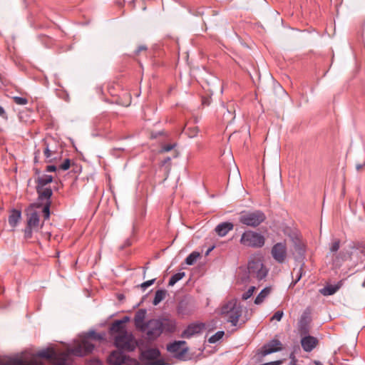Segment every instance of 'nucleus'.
<instances>
[{
	"instance_id": "f257e3e1",
	"label": "nucleus",
	"mask_w": 365,
	"mask_h": 365,
	"mask_svg": "<svg viewBox=\"0 0 365 365\" xmlns=\"http://www.w3.org/2000/svg\"><path fill=\"white\" fill-rule=\"evenodd\" d=\"M70 354L69 351L68 352L57 353L54 349L48 348L38 351L36 356L48 359L53 365H65ZM4 365H44V364L37 360H34L29 363H24L20 359H15L6 362Z\"/></svg>"
},
{
	"instance_id": "f03ea898",
	"label": "nucleus",
	"mask_w": 365,
	"mask_h": 365,
	"mask_svg": "<svg viewBox=\"0 0 365 365\" xmlns=\"http://www.w3.org/2000/svg\"><path fill=\"white\" fill-rule=\"evenodd\" d=\"M90 339L101 340L102 336L95 331H88L81 341L69 349L71 354L77 356H83L91 353L95 346L90 341Z\"/></svg>"
},
{
	"instance_id": "7ed1b4c3",
	"label": "nucleus",
	"mask_w": 365,
	"mask_h": 365,
	"mask_svg": "<svg viewBox=\"0 0 365 365\" xmlns=\"http://www.w3.org/2000/svg\"><path fill=\"white\" fill-rule=\"evenodd\" d=\"M242 312V307L240 304L233 299L222 307L220 313L228 322H230L233 327H235L239 322Z\"/></svg>"
},
{
	"instance_id": "20e7f679",
	"label": "nucleus",
	"mask_w": 365,
	"mask_h": 365,
	"mask_svg": "<svg viewBox=\"0 0 365 365\" xmlns=\"http://www.w3.org/2000/svg\"><path fill=\"white\" fill-rule=\"evenodd\" d=\"M266 220L265 214L261 210L242 211L239 222L245 225L256 227Z\"/></svg>"
},
{
	"instance_id": "39448f33",
	"label": "nucleus",
	"mask_w": 365,
	"mask_h": 365,
	"mask_svg": "<svg viewBox=\"0 0 365 365\" xmlns=\"http://www.w3.org/2000/svg\"><path fill=\"white\" fill-rule=\"evenodd\" d=\"M249 278H256L258 280L264 279L268 272L259 257H252L247 264Z\"/></svg>"
},
{
	"instance_id": "423d86ee",
	"label": "nucleus",
	"mask_w": 365,
	"mask_h": 365,
	"mask_svg": "<svg viewBox=\"0 0 365 365\" xmlns=\"http://www.w3.org/2000/svg\"><path fill=\"white\" fill-rule=\"evenodd\" d=\"M240 242L246 247L260 248L264 246L265 240L261 234L247 230L242 233Z\"/></svg>"
},
{
	"instance_id": "0eeeda50",
	"label": "nucleus",
	"mask_w": 365,
	"mask_h": 365,
	"mask_svg": "<svg viewBox=\"0 0 365 365\" xmlns=\"http://www.w3.org/2000/svg\"><path fill=\"white\" fill-rule=\"evenodd\" d=\"M115 345L120 349L133 351L135 348V341L131 333L124 331L115 337Z\"/></svg>"
},
{
	"instance_id": "6e6552de",
	"label": "nucleus",
	"mask_w": 365,
	"mask_h": 365,
	"mask_svg": "<svg viewBox=\"0 0 365 365\" xmlns=\"http://www.w3.org/2000/svg\"><path fill=\"white\" fill-rule=\"evenodd\" d=\"M108 362L110 365H140L136 359L127 357L120 351H112L108 358Z\"/></svg>"
},
{
	"instance_id": "1a4fd4ad",
	"label": "nucleus",
	"mask_w": 365,
	"mask_h": 365,
	"mask_svg": "<svg viewBox=\"0 0 365 365\" xmlns=\"http://www.w3.org/2000/svg\"><path fill=\"white\" fill-rule=\"evenodd\" d=\"M145 333L148 339L154 340L163 333L160 319H150L145 324Z\"/></svg>"
},
{
	"instance_id": "9d476101",
	"label": "nucleus",
	"mask_w": 365,
	"mask_h": 365,
	"mask_svg": "<svg viewBox=\"0 0 365 365\" xmlns=\"http://www.w3.org/2000/svg\"><path fill=\"white\" fill-rule=\"evenodd\" d=\"M271 255L274 259L282 264L285 262L287 255V249L285 242L276 243L271 250Z\"/></svg>"
},
{
	"instance_id": "9b49d317",
	"label": "nucleus",
	"mask_w": 365,
	"mask_h": 365,
	"mask_svg": "<svg viewBox=\"0 0 365 365\" xmlns=\"http://www.w3.org/2000/svg\"><path fill=\"white\" fill-rule=\"evenodd\" d=\"M354 247V245H350L348 249L343 248L339 252L332 255L333 264L335 267H340L344 262L350 259L351 257V252L350 250Z\"/></svg>"
},
{
	"instance_id": "f8f14e48",
	"label": "nucleus",
	"mask_w": 365,
	"mask_h": 365,
	"mask_svg": "<svg viewBox=\"0 0 365 365\" xmlns=\"http://www.w3.org/2000/svg\"><path fill=\"white\" fill-rule=\"evenodd\" d=\"M41 205L37 203L31 204L27 210V225L34 228L38 227L39 225V216L38 212L34 210L35 207H40Z\"/></svg>"
},
{
	"instance_id": "ddd939ff",
	"label": "nucleus",
	"mask_w": 365,
	"mask_h": 365,
	"mask_svg": "<svg viewBox=\"0 0 365 365\" xmlns=\"http://www.w3.org/2000/svg\"><path fill=\"white\" fill-rule=\"evenodd\" d=\"M185 341H175L168 345L167 349L170 353L178 356H182L187 351V347L185 346Z\"/></svg>"
},
{
	"instance_id": "4468645a",
	"label": "nucleus",
	"mask_w": 365,
	"mask_h": 365,
	"mask_svg": "<svg viewBox=\"0 0 365 365\" xmlns=\"http://www.w3.org/2000/svg\"><path fill=\"white\" fill-rule=\"evenodd\" d=\"M147 311L145 309L138 310L135 314L134 324L135 327L141 331H145V324L144 322L146 317Z\"/></svg>"
},
{
	"instance_id": "2eb2a0df",
	"label": "nucleus",
	"mask_w": 365,
	"mask_h": 365,
	"mask_svg": "<svg viewBox=\"0 0 365 365\" xmlns=\"http://www.w3.org/2000/svg\"><path fill=\"white\" fill-rule=\"evenodd\" d=\"M318 344V339L312 336L308 335L302 338L301 345L304 351H312Z\"/></svg>"
},
{
	"instance_id": "dca6fc26",
	"label": "nucleus",
	"mask_w": 365,
	"mask_h": 365,
	"mask_svg": "<svg viewBox=\"0 0 365 365\" xmlns=\"http://www.w3.org/2000/svg\"><path fill=\"white\" fill-rule=\"evenodd\" d=\"M204 328L203 324H190L182 333V337L190 338L195 334L200 333Z\"/></svg>"
},
{
	"instance_id": "f3484780",
	"label": "nucleus",
	"mask_w": 365,
	"mask_h": 365,
	"mask_svg": "<svg viewBox=\"0 0 365 365\" xmlns=\"http://www.w3.org/2000/svg\"><path fill=\"white\" fill-rule=\"evenodd\" d=\"M234 227V225L230 222H225L217 225L215 229L220 237H225Z\"/></svg>"
},
{
	"instance_id": "a211bd4d",
	"label": "nucleus",
	"mask_w": 365,
	"mask_h": 365,
	"mask_svg": "<svg viewBox=\"0 0 365 365\" xmlns=\"http://www.w3.org/2000/svg\"><path fill=\"white\" fill-rule=\"evenodd\" d=\"M36 189L38 195V200L41 201L46 200V202H51V197L53 195V191L50 187L36 186Z\"/></svg>"
},
{
	"instance_id": "6ab92c4d",
	"label": "nucleus",
	"mask_w": 365,
	"mask_h": 365,
	"mask_svg": "<svg viewBox=\"0 0 365 365\" xmlns=\"http://www.w3.org/2000/svg\"><path fill=\"white\" fill-rule=\"evenodd\" d=\"M281 342L279 340H272L264 346L263 355H267L281 349Z\"/></svg>"
},
{
	"instance_id": "aec40b11",
	"label": "nucleus",
	"mask_w": 365,
	"mask_h": 365,
	"mask_svg": "<svg viewBox=\"0 0 365 365\" xmlns=\"http://www.w3.org/2000/svg\"><path fill=\"white\" fill-rule=\"evenodd\" d=\"M160 355V351L158 349H148L141 353V357L145 360H155L157 359Z\"/></svg>"
},
{
	"instance_id": "412c9836",
	"label": "nucleus",
	"mask_w": 365,
	"mask_h": 365,
	"mask_svg": "<svg viewBox=\"0 0 365 365\" xmlns=\"http://www.w3.org/2000/svg\"><path fill=\"white\" fill-rule=\"evenodd\" d=\"M162 323V331L172 333L174 332L176 328V323L175 320L169 319H160Z\"/></svg>"
},
{
	"instance_id": "4be33fe9",
	"label": "nucleus",
	"mask_w": 365,
	"mask_h": 365,
	"mask_svg": "<svg viewBox=\"0 0 365 365\" xmlns=\"http://www.w3.org/2000/svg\"><path fill=\"white\" fill-rule=\"evenodd\" d=\"M21 218V211L14 209L11 210V212L9 216V218H8L9 224L10 225V226L11 227H15L17 225V224L19 223Z\"/></svg>"
},
{
	"instance_id": "5701e85b",
	"label": "nucleus",
	"mask_w": 365,
	"mask_h": 365,
	"mask_svg": "<svg viewBox=\"0 0 365 365\" xmlns=\"http://www.w3.org/2000/svg\"><path fill=\"white\" fill-rule=\"evenodd\" d=\"M272 289L271 287H267L264 288L255 299V304H261L265 299L270 294Z\"/></svg>"
},
{
	"instance_id": "b1692460",
	"label": "nucleus",
	"mask_w": 365,
	"mask_h": 365,
	"mask_svg": "<svg viewBox=\"0 0 365 365\" xmlns=\"http://www.w3.org/2000/svg\"><path fill=\"white\" fill-rule=\"evenodd\" d=\"M192 312V309L188 306L185 301H181L178 306V313L182 316L189 315Z\"/></svg>"
},
{
	"instance_id": "393cba45",
	"label": "nucleus",
	"mask_w": 365,
	"mask_h": 365,
	"mask_svg": "<svg viewBox=\"0 0 365 365\" xmlns=\"http://www.w3.org/2000/svg\"><path fill=\"white\" fill-rule=\"evenodd\" d=\"M53 181V177L50 175H43L41 177H38L36 180V186L38 187H45L47 184Z\"/></svg>"
},
{
	"instance_id": "a878e982",
	"label": "nucleus",
	"mask_w": 365,
	"mask_h": 365,
	"mask_svg": "<svg viewBox=\"0 0 365 365\" xmlns=\"http://www.w3.org/2000/svg\"><path fill=\"white\" fill-rule=\"evenodd\" d=\"M110 331L112 334L117 333L118 334H121L122 332L127 331L124 327V325L121 324V322L118 320L115 321L110 328Z\"/></svg>"
},
{
	"instance_id": "bb28decb",
	"label": "nucleus",
	"mask_w": 365,
	"mask_h": 365,
	"mask_svg": "<svg viewBox=\"0 0 365 365\" xmlns=\"http://www.w3.org/2000/svg\"><path fill=\"white\" fill-rule=\"evenodd\" d=\"M339 288L337 285H328L320 289V292L324 296H329L336 292Z\"/></svg>"
},
{
	"instance_id": "cd10ccee",
	"label": "nucleus",
	"mask_w": 365,
	"mask_h": 365,
	"mask_svg": "<svg viewBox=\"0 0 365 365\" xmlns=\"http://www.w3.org/2000/svg\"><path fill=\"white\" fill-rule=\"evenodd\" d=\"M166 295V291L163 289L157 290L155 294V297L153 301L154 305H158L162 300L164 299Z\"/></svg>"
},
{
	"instance_id": "c85d7f7f",
	"label": "nucleus",
	"mask_w": 365,
	"mask_h": 365,
	"mask_svg": "<svg viewBox=\"0 0 365 365\" xmlns=\"http://www.w3.org/2000/svg\"><path fill=\"white\" fill-rule=\"evenodd\" d=\"M43 154L47 160V162L51 163L57 159V157L54 156L56 155L55 152L51 150L48 145L43 150Z\"/></svg>"
},
{
	"instance_id": "c756f323",
	"label": "nucleus",
	"mask_w": 365,
	"mask_h": 365,
	"mask_svg": "<svg viewBox=\"0 0 365 365\" xmlns=\"http://www.w3.org/2000/svg\"><path fill=\"white\" fill-rule=\"evenodd\" d=\"M292 274H295L296 278L292 281L290 286H294L302 278L303 274V264H302L299 269L294 268Z\"/></svg>"
},
{
	"instance_id": "7c9ffc66",
	"label": "nucleus",
	"mask_w": 365,
	"mask_h": 365,
	"mask_svg": "<svg viewBox=\"0 0 365 365\" xmlns=\"http://www.w3.org/2000/svg\"><path fill=\"white\" fill-rule=\"evenodd\" d=\"M340 248V240L339 239H334L332 242L329 244V252L332 254V255L338 253V250Z\"/></svg>"
},
{
	"instance_id": "2f4dec72",
	"label": "nucleus",
	"mask_w": 365,
	"mask_h": 365,
	"mask_svg": "<svg viewBox=\"0 0 365 365\" xmlns=\"http://www.w3.org/2000/svg\"><path fill=\"white\" fill-rule=\"evenodd\" d=\"M200 257V253L197 252H192L185 259V263L187 265H192L195 263L197 259Z\"/></svg>"
},
{
	"instance_id": "473e14b6",
	"label": "nucleus",
	"mask_w": 365,
	"mask_h": 365,
	"mask_svg": "<svg viewBox=\"0 0 365 365\" xmlns=\"http://www.w3.org/2000/svg\"><path fill=\"white\" fill-rule=\"evenodd\" d=\"M184 276H185V272H178V273L173 274L169 280L168 285L170 287L174 286Z\"/></svg>"
},
{
	"instance_id": "72a5a7b5",
	"label": "nucleus",
	"mask_w": 365,
	"mask_h": 365,
	"mask_svg": "<svg viewBox=\"0 0 365 365\" xmlns=\"http://www.w3.org/2000/svg\"><path fill=\"white\" fill-rule=\"evenodd\" d=\"M224 334H225V332L223 331H219L216 332L214 335L210 336V339H208V341L211 344L216 343L217 341H218L220 339H221L222 338Z\"/></svg>"
},
{
	"instance_id": "f704fd0d",
	"label": "nucleus",
	"mask_w": 365,
	"mask_h": 365,
	"mask_svg": "<svg viewBox=\"0 0 365 365\" xmlns=\"http://www.w3.org/2000/svg\"><path fill=\"white\" fill-rule=\"evenodd\" d=\"M198 131H199V130H198L197 127H196V126L189 127V128H186L185 130L186 135H187V136L189 138L195 137L197 135Z\"/></svg>"
},
{
	"instance_id": "c9c22d12",
	"label": "nucleus",
	"mask_w": 365,
	"mask_h": 365,
	"mask_svg": "<svg viewBox=\"0 0 365 365\" xmlns=\"http://www.w3.org/2000/svg\"><path fill=\"white\" fill-rule=\"evenodd\" d=\"M51 205V202H46V203L43 207L42 212H43L44 220H48L50 217Z\"/></svg>"
},
{
	"instance_id": "e433bc0d",
	"label": "nucleus",
	"mask_w": 365,
	"mask_h": 365,
	"mask_svg": "<svg viewBox=\"0 0 365 365\" xmlns=\"http://www.w3.org/2000/svg\"><path fill=\"white\" fill-rule=\"evenodd\" d=\"M255 290V287H254V286L250 287L247 289V291L243 294L242 299H245V300H247L249 298H250L252 296Z\"/></svg>"
},
{
	"instance_id": "4c0bfd02",
	"label": "nucleus",
	"mask_w": 365,
	"mask_h": 365,
	"mask_svg": "<svg viewBox=\"0 0 365 365\" xmlns=\"http://www.w3.org/2000/svg\"><path fill=\"white\" fill-rule=\"evenodd\" d=\"M14 101L18 104V105H21V106H24V105H26L28 103V100L25 98H23V97H19V96H15L14 97Z\"/></svg>"
},
{
	"instance_id": "58836bf2",
	"label": "nucleus",
	"mask_w": 365,
	"mask_h": 365,
	"mask_svg": "<svg viewBox=\"0 0 365 365\" xmlns=\"http://www.w3.org/2000/svg\"><path fill=\"white\" fill-rule=\"evenodd\" d=\"M304 318L302 317L299 321V330L302 334H307L308 332V329L306 327V324L304 323Z\"/></svg>"
},
{
	"instance_id": "ea45409f",
	"label": "nucleus",
	"mask_w": 365,
	"mask_h": 365,
	"mask_svg": "<svg viewBox=\"0 0 365 365\" xmlns=\"http://www.w3.org/2000/svg\"><path fill=\"white\" fill-rule=\"evenodd\" d=\"M34 227H29V225H26L25 230H24V237L26 239H30L32 237V230Z\"/></svg>"
},
{
	"instance_id": "a19ab883",
	"label": "nucleus",
	"mask_w": 365,
	"mask_h": 365,
	"mask_svg": "<svg viewBox=\"0 0 365 365\" xmlns=\"http://www.w3.org/2000/svg\"><path fill=\"white\" fill-rule=\"evenodd\" d=\"M284 315V312L281 310L277 311L272 317L271 320H277L279 322Z\"/></svg>"
},
{
	"instance_id": "79ce46f5",
	"label": "nucleus",
	"mask_w": 365,
	"mask_h": 365,
	"mask_svg": "<svg viewBox=\"0 0 365 365\" xmlns=\"http://www.w3.org/2000/svg\"><path fill=\"white\" fill-rule=\"evenodd\" d=\"M71 165V161L69 159H66L63 163L60 165L59 168L63 170H67L69 169Z\"/></svg>"
},
{
	"instance_id": "37998d69",
	"label": "nucleus",
	"mask_w": 365,
	"mask_h": 365,
	"mask_svg": "<svg viewBox=\"0 0 365 365\" xmlns=\"http://www.w3.org/2000/svg\"><path fill=\"white\" fill-rule=\"evenodd\" d=\"M155 279H150V280H148L143 283H142L140 284V287L143 289V290H145L148 287L151 286L152 284H153V283L155 282Z\"/></svg>"
},
{
	"instance_id": "c03bdc74",
	"label": "nucleus",
	"mask_w": 365,
	"mask_h": 365,
	"mask_svg": "<svg viewBox=\"0 0 365 365\" xmlns=\"http://www.w3.org/2000/svg\"><path fill=\"white\" fill-rule=\"evenodd\" d=\"M87 365H103V363L98 359H92L89 361Z\"/></svg>"
},
{
	"instance_id": "a18cd8bd",
	"label": "nucleus",
	"mask_w": 365,
	"mask_h": 365,
	"mask_svg": "<svg viewBox=\"0 0 365 365\" xmlns=\"http://www.w3.org/2000/svg\"><path fill=\"white\" fill-rule=\"evenodd\" d=\"M166 364L162 359H157L150 363L149 365H165Z\"/></svg>"
},
{
	"instance_id": "49530a36",
	"label": "nucleus",
	"mask_w": 365,
	"mask_h": 365,
	"mask_svg": "<svg viewBox=\"0 0 365 365\" xmlns=\"http://www.w3.org/2000/svg\"><path fill=\"white\" fill-rule=\"evenodd\" d=\"M174 148V145L168 144L165 145L163 147V151L164 152H169Z\"/></svg>"
},
{
	"instance_id": "de8ad7c7",
	"label": "nucleus",
	"mask_w": 365,
	"mask_h": 365,
	"mask_svg": "<svg viewBox=\"0 0 365 365\" xmlns=\"http://www.w3.org/2000/svg\"><path fill=\"white\" fill-rule=\"evenodd\" d=\"M131 244H132L131 240L130 238H128V239H126L125 240L124 244L121 247V248H124V247H128V246L131 245Z\"/></svg>"
},
{
	"instance_id": "09e8293b",
	"label": "nucleus",
	"mask_w": 365,
	"mask_h": 365,
	"mask_svg": "<svg viewBox=\"0 0 365 365\" xmlns=\"http://www.w3.org/2000/svg\"><path fill=\"white\" fill-rule=\"evenodd\" d=\"M46 170L47 172H54L56 170V167L55 165H48Z\"/></svg>"
},
{
	"instance_id": "8fccbe9b",
	"label": "nucleus",
	"mask_w": 365,
	"mask_h": 365,
	"mask_svg": "<svg viewBox=\"0 0 365 365\" xmlns=\"http://www.w3.org/2000/svg\"><path fill=\"white\" fill-rule=\"evenodd\" d=\"M282 364V361H271L268 363H265L261 365H280Z\"/></svg>"
},
{
	"instance_id": "3c124183",
	"label": "nucleus",
	"mask_w": 365,
	"mask_h": 365,
	"mask_svg": "<svg viewBox=\"0 0 365 365\" xmlns=\"http://www.w3.org/2000/svg\"><path fill=\"white\" fill-rule=\"evenodd\" d=\"M130 320V318L128 317H124L122 319L118 320L119 322H121V324L124 325L125 323L128 322Z\"/></svg>"
},
{
	"instance_id": "603ef678",
	"label": "nucleus",
	"mask_w": 365,
	"mask_h": 365,
	"mask_svg": "<svg viewBox=\"0 0 365 365\" xmlns=\"http://www.w3.org/2000/svg\"><path fill=\"white\" fill-rule=\"evenodd\" d=\"M0 116L4 118L6 117V112L4 109L0 106Z\"/></svg>"
},
{
	"instance_id": "864d4df0",
	"label": "nucleus",
	"mask_w": 365,
	"mask_h": 365,
	"mask_svg": "<svg viewBox=\"0 0 365 365\" xmlns=\"http://www.w3.org/2000/svg\"><path fill=\"white\" fill-rule=\"evenodd\" d=\"M365 166V163L364 164H357L356 165V169L358 171H360Z\"/></svg>"
},
{
	"instance_id": "5fc2aeb1",
	"label": "nucleus",
	"mask_w": 365,
	"mask_h": 365,
	"mask_svg": "<svg viewBox=\"0 0 365 365\" xmlns=\"http://www.w3.org/2000/svg\"><path fill=\"white\" fill-rule=\"evenodd\" d=\"M145 49H146V48H145V46H140V47L138 48V49L137 50V52H138V53H139V52H140L141 51H143V50H145Z\"/></svg>"
},
{
	"instance_id": "6e6d98bb",
	"label": "nucleus",
	"mask_w": 365,
	"mask_h": 365,
	"mask_svg": "<svg viewBox=\"0 0 365 365\" xmlns=\"http://www.w3.org/2000/svg\"><path fill=\"white\" fill-rule=\"evenodd\" d=\"M214 249V247L209 248L206 252V255H209V253Z\"/></svg>"
},
{
	"instance_id": "4d7b16f0",
	"label": "nucleus",
	"mask_w": 365,
	"mask_h": 365,
	"mask_svg": "<svg viewBox=\"0 0 365 365\" xmlns=\"http://www.w3.org/2000/svg\"><path fill=\"white\" fill-rule=\"evenodd\" d=\"M314 364H315V365H323L322 363L319 361H315Z\"/></svg>"
},
{
	"instance_id": "13d9d810",
	"label": "nucleus",
	"mask_w": 365,
	"mask_h": 365,
	"mask_svg": "<svg viewBox=\"0 0 365 365\" xmlns=\"http://www.w3.org/2000/svg\"><path fill=\"white\" fill-rule=\"evenodd\" d=\"M39 153V150H37L35 154H36V156H35V160L36 161V159H37V156L36 155Z\"/></svg>"
}]
</instances>
